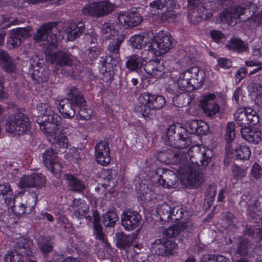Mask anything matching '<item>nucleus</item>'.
<instances>
[{
  "mask_svg": "<svg viewBox=\"0 0 262 262\" xmlns=\"http://www.w3.org/2000/svg\"><path fill=\"white\" fill-rule=\"evenodd\" d=\"M119 218L116 213L108 211L102 215V223L106 227H114Z\"/></svg>",
  "mask_w": 262,
  "mask_h": 262,
  "instance_id": "42",
  "label": "nucleus"
},
{
  "mask_svg": "<svg viewBox=\"0 0 262 262\" xmlns=\"http://www.w3.org/2000/svg\"><path fill=\"white\" fill-rule=\"evenodd\" d=\"M84 217L89 222H92V219H93L94 234L95 235L96 238L103 243L105 247H109L110 244L105 238L103 232V228L100 223V219L98 211L97 210L94 211L92 216L86 215Z\"/></svg>",
  "mask_w": 262,
  "mask_h": 262,
  "instance_id": "18",
  "label": "nucleus"
},
{
  "mask_svg": "<svg viewBox=\"0 0 262 262\" xmlns=\"http://www.w3.org/2000/svg\"><path fill=\"white\" fill-rule=\"evenodd\" d=\"M152 14L157 15L162 21L173 22L180 17V14L173 10L175 7L174 0H157L150 4Z\"/></svg>",
  "mask_w": 262,
  "mask_h": 262,
  "instance_id": "8",
  "label": "nucleus"
},
{
  "mask_svg": "<svg viewBox=\"0 0 262 262\" xmlns=\"http://www.w3.org/2000/svg\"><path fill=\"white\" fill-rule=\"evenodd\" d=\"M158 181L163 187L169 188L176 184L178 181V177L171 170H162V175L159 176Z\"/></svg>",
  "mask_w": 262,
  "mask_h": 262,
  "instance_id": "25",
  "label": "nucleus"
},
{
  "mask_svg": "<svg viewBox=\"0 0 262 262\" xmlns=\"http://www.w3.org/2000/svg\"><path fill=\"white\" fill-rule=\"evenodd\" d=\"M225 222L227 223V228H232L235 227L237 220L232 213H228L225 219Z\"/></svg>",
  "mask_w": 262,
  "mask_h": 262,
  "instance_id": "62",
  "label": "nucleus"
},
{
  "mask_svg": "<svg viewBox=\"0 0 262 262\" xmlns=\"http://www.w3.org/2000/svg\"><path fill=\"white\" fill-rule=\"evenodd\" d=\"M125 35L124 34H121L117 37H114L110 41L107 46V50L112 54V56H115V61H117L119 58V50L121 44L124 41Z\"/></svg>",
  "mask_w": 262,
  "mask_h": 262,
  "instance_id": "30",
  "label": "nucleus"
},
{
  "mask_svg": "<svg viewBox=\"0 0 262 262\" xmlns=\"http://www.w3.org/2000/svg\"><path fill=\"white\" fill-rule=\"evenodd\" d=\"M216 187L215 185H210L208 187L205 194V203L210 207L213 204L216 194Z\"/></svg>",
  "mask_w": 262,
  "mask_h": 262,
  "instance_id": "48",
  "label": "nucleus"
},
{
  "mask_svg": "<svg viewBox=\"0 0 262 262\" xmlns=\"http://www.w3.org/2000/svg\"><path fill=\"white\" fill-rule=\"evenodd\" d=\"M33 76L36 80L41 82L47 80L49 73L48 70H45L39 66H36L33 67Z\"/></svg>",
  "mask_w": 262,
  "mask_h": 262,
  "instance_id": "41",
  "label": "nucleus"
},
{
  "mask_svg": "<svg viewBox=\"0 0 262 262\" xmlns=\"http://www.w3.org/2000/svg\"><path fill=\"white\" fill-rule=\"evenodd\" d=\"M57 22H50L42 25L37 30L34 35V39L38 41H45L44 51L46 57L53 54L52 51L58 47L57 36L55 32L57 31Z\"/></svg>",
  "mask_w": 262,
  "mask_h": 262,
  "instance_id": "5",
  "label": "nucleus"
},
{
  "mask_svg": "<svg viewBox=\"0 0 262 262\" xmlns=\"http://www.w3.org/2000/svg\"><path fill=\"white\" fill-rule=\"evenodd\" d=\"M47 60L58 66L71 68L73 66V56L69 52L59 51L48 55Z\"/></svg>",
  "mask_w": 262,
  "mask_h": 262,
  "instance_id": "16",
  "label": "nucleus"
},
{
  "mask_svg": "<svg viewBox=\"0 0 262 262\" xmlns=\"http://www.w3.org/2000/svg\"><path fill=\"white\" fill-rule=\"evenodd\" d=\"M4 260L5 262H24V255L17 251L12 250L6 254Z\"/></svg>",
  "mask_w": 262,
  "mask_h": 262,
  "instance_id": "49",
  "label": "nucleus"
},
{
  "mask_svg": "<svg viewBox=\"0 0 262 262\" xmlns=\"http://www.w3.org/2000/svg\"><path fill=\"white\" fill-rule=\"evenodd\" d=\"M187 226V223H179L164 230L163 232V234L168 237H174L178 236L180 233L185 230Z\"/></svg>",
  "mask_w": 262,
  "mask_h": 262,
  "instance_id": "33",
  "label": "nucleus"
},
{
  "mask_svg": "<svg viewBox=\"0 0 262 262\" xmlns=\"http://www.w3.org/2000/svg\"><path fill=\"white\" fill-rule=\"evenodd\" d=\"M247 125H254L259 122V116L256 112L250 107L247 108Z\"/></svg>",
  "mask_w": 262,
  "mask_h": 262,
  "instance_id": "54",
  "label": "nucleus"
},
{
  "mask_svg": "<svg viewBox=\"0 0 262 262\" xmlns=\"http://www.w3.org/2000/svg\"><path fill=\"white\" fill-rule=\"evenodd\" d=\"M171 207L167 204H164L161 205L158 212L162 221L166 222L170 221L171 220Z\"/></svg>",
  "mask_w": 262,
  "mask_h": 262,
  "instance_id": "50",
  "label": "nucleus"
},
{
  "mask_svg": "<svg viewBox=\"0 0 262 262\" xmlns=\"http://www.w3.org/2000/svg\"><path fill=\"white\" fill-rule=\"evenodd\" d=\"M241 134L245 140L254 144H257L261 140V133L259 130H254L245 127L242 128Z\"/></svg>",
  "mask_w": 262,
  "mask_h": 262,
  "instance_id": "32",
  "label": "nucleus"
},
{
  "mask_svg": "<svg viewBox=\"0 0 262 262\" xmlns=\"http://www.w3.org/2000/svg\"><path fill=\"white\" fill-rule=\"evenodd\" d=\"M165 104V100L163 97L143 93L138 98L135 111L139 116L149 117L154 111L162 108Z\"/></svg>",
  "mask_w": 262,
  "mask_h": 262,
  "instance_id": "3",
  "label": "nucleus"
},
{
  "mask_svg": "<svg viewBox=\"0 0 262 262\" xmlns=\"http://www.w3.org/2000/svg\"><path fill=\"white\" fill-rule=\"evenodd\" d=\"M189 96L186 93H180L173 98V103L178 107H182L189 104Z\"/></svg>",
  "mask_w": 262,
  "mask_h": 262,
  "instance_id": "47",
  "label": "nucleus"
},
{
  "mask_svg": "<svg viewBox=\"0 0 262 262\" xmlns=\"http://www.w3.org/2000/svg\"><path fill=\"white\" fill-rule=\"evenodd\" d=\"M64 179L67 182V187L69 190L75 192H81L85 189L83 181L72 174H64Z\"/></svg>",
  "mask_w": 262,
  "mask_h": 262,
  "instance_id": "26",
  "label": "nucleus"
},
{
  "mask_svg": "<svg viewBox=\"0 0 262 262\" xmlns=\"http://www.w3.org/2000/svg\"><path fill=\"white\" fill-rule=\"evenodd\" d=\"M233 152H227L226 154H234L237 159L241 160H248L251 156V150L249 147L246 145H241L240 146L234 148L231 147V150Z\"/></svg>",
  "mask_w": 262,
  "mask_h": 262,
  "instance_id": "36",
  "label": "nucleus"
},
{
  "mask_svg": "<svg viewBox=\"0 0 262 262\" xmlns=\"http://www.w3.org/2000/svg\"><path fill=\"white\" fill-rule=\"evenodd\" d=\"M148 255L145 249H143L142 251H136V254L133 256V260L134 262H148Z\"/></svg>",
  "mask_w": 262,
  "mask_h": 262,
  "instance_id": "58",
  "label": "nucleus"
},
{
  "mask_svg": "<svg viewBox=\"0 0 262 262\" xmlns=\"http://www.w3.org/2000/svg\"><path fill=\"white\" fill-rule=\"evenodd\" d=\"M84 31V25L80 21L78 24H72L65 30L67 39L69 41H74L78 38Z\"/></svg>",
  "mask_w": 262,
  "mask_h": 262,
  "instance_id": "28",
  "label": "nucleus"
},
{
  "mask_svg": "<svg viewBox=\"0 0 262 262\" xmlns=\"http://www.w3.org/2000/svg\"><path fill=\"white\" fill-rule=\"evenodd\" d=\"M144 70L147 74L156 78L163 74V67L158 60L148 62L144 66Z\"/></svg>",
  "mask_w": 262,
  "mask_h": 262,
  "instance_id": "29",
  "label": "nucleus"
},
{
  "mask_svg": "<svg viewBox=\"0 0 262 262\" xmlns=\"http://www.w3.org/2000/svg\"><path fill=\"white\" fill-rule=\"evenodd\" d=\"M38 245L40 250L45 253L51 252L53 248L52 242L44 237H39Z\"/></svg>",
  "mask_w": 262,
  "mask_h": 262,
  "instance_id": "52",
  "label": "nucleus"
},
{
  "mask_svg": "<svg viewBox=\"0 0 262 262\" xmlns=\"http://www.w3.org/2000/svg\"><path fill=\"white\" fill-rule=\"evenodd\" d=\"M43 162L46 166H50L52 163L57 162V152L52 148H49L42 155Z\"/></svg>",
  "mask_w": 262,
  "mask_h": 262,
  "instance_id": "43",
  "label": "nucleus"
},
{
  "mask_svg": "<svg viewBox=\"0 0 262 262\" xmlns=\"http://www.w3.org/2000/svg\"><path fill=\"white\" fill-rule=\"evenodd\" d=\"M190 163L181 168L182 173L185 174L190 186L197 188L204 181V175L200 171L199 166H206L211 161L213 154L211 149L205 146H193L188 153Z\"/></svg>",
  "mask_w": 262,
  "mask_h": 262,
  "instance_id": "1",
  "label": "nucleus"
},
{
  "mask_svg": "<svg viewBox=\"0 0 262 262\" xmlns=\"http://www.w3.org/2000/svg\"><path fill=\"white\" fill-rule=\"evenodd\" d=\"M215 97L214 94H209L204 97L202 103L204 114L209 118H212L220 112L219 105L214 101Z\"/></svg>",
  "mask_w": 262,
  "mask_h": 262,
  "instance_id": "20",
  "label": "nucleus"
},
{
  "mask_svg": "<svg viewBox=\"0 0 262 262\" xmlns=\"http://www.w3.org/2000/svg\"><path fill=\"white\" fill-rule=\"evenodd\" d=\"M247 108L243 109H238L236 113L235 117L237 123L241 126L247 125Z\"/></svg>",
  "mask_w": 262,
  "mask_h": 262,
  "instance_id": "53",
  "label": "nucleus"
},
{
  "mask_svg": "<svg viewBox=\"0 0 262 262\" xmlns=\"http://www.w3.org/2000/svg\"><path fill=\"white\" fill-rule=\"evenodd\" d=\"M46 177L41 173H32L30 176H25L21 178L20 186L24 187L41 188L46 184Z\"/></svg>",
  "mask_w": 262,
  "mask_h": 262,
  "instance_id": "19",
  "label": "nucleus"
},
{
  "mask_svg": "<svg viewBox=\"0 0 262 262\" xmlns=\"http://www.w3.org/2000/svg\"><path fill=\"white\" fill-rule=\"evenodd\" d=\"M114 4L107 1L92 3L85 6L82 9V13L94 17H103L108 15L115 10Z\"/></svg>",
  "mask_w": 262,
  "mask_h": 262,
  "instance_id": "11",
  "label": "nucleus"
},
{
  "mask_svg": "<svg viewBox=\"0 0 262 262\" xmlns=\"http://www.w3.org/2000/svg\"><path fill=\"white\" fill-rule=\"evenodd\" d=\"M144 60L138 55H133L126 58V67L130 71H135L141 68Z\"/></svg>",
  "mask_w": 262,
  "mask_h": 262,
  "instance_id": "34",
  "label": "nucleus"
},
{
  "mask_svg": "<svg viewBox=\"0 0 262 262\" xmlns=\"http://www.w3.org/2000/svg\"><path fill=\"white\" fill-rule=\"evenodd\" d=\"M236 136L235 133V124L234 122H229L226 127V133L225 135L226 139L227 140V146L226 148V152H231V147L230 143L232 142Z\"/></svg>",
  "mask_w": 262,
  "mask_h": 262,
  "instance_id": "39",
  "label": "nucleus"
},
{
  "mask_svg": "<svg viewBox=\"0 0 262 262\" xmlns=\"http://www.w3.org/2000/svg\"><path fill=\"white\" fill-rule=\"evenodd\" d=\"M173 40L171 35L163 31L157 33L148 46V51L156 57L167 53L173 47Z\"/></svg>",
  "mask_w": 262,
  "mask_h": 262,
  "instance_id": "9",
  "label": "nucleus"
},
{
  "mask_svg": "<svg viewBox=\"0 0 262 262\" xmlns=\"http://www.w3.org/2000/svg\"><path fill=\"white\" fill-rule=\"evenodd\" d=\"M33 243L31 241L20 237L17 239L15 243V250L27 257L31 256L33 254Z\"/></svg>",
  "mask_w": 262,
  "mask_h": 262,
  "instance_id": "24",
  "label": "nucleus"
},
{
  "mask_svg": "<svg viewBox=\"0 0 262 262\" xmlns=\"http://www.w3.org/2000/svg\"><path fill=\"white\" fill-rule=\"evenodd\" d=\"M226 46L233 51L239 53L246 51L248 49L247 45L240 39L232 38L227 43Z\"/></svg>",
  "mask_w": 262,
  "mask_h": 262,
  "instance_id": "40",
  "label": "nucleus"
},
{
  "mask_svg": "<svg viewBox=\"0 0 262 262\" xmlns=\"http://www.w3.org/2000/svg\"><path fill=\"white\" fill-rule=\"evenodd\" d=\"M102 32L104 34L110 33V35L112 37L117 35V32L114 29V25L110 23H105L102 26Z\"/></svg>",
  "mask_w": 262,
  "mask_h": 262,
  "instance_id": "61",
  "label": "nucleus"
},
{
  "mask_svg": "<svg viewBox=\"0 0 262 262\" xmlns=\"http://www.w3.org/2000/svg\"><path fill=\"white\" fill-rule=\"evenodd\" d=\"M95 149L97 162L102 166H107L111 161L108 141H100L96 145Z\"/></svg>",
  "mask_w": 262,
  "mask_h": 262,
  "instance_id": "14",
  "label": "nucleus"
},
{
  "mask_svg": "<svg viewBox=\"0 0 262 262\" xmlns=\"http://www.w3.org/2000/svg\"><path fill=\"white\" fill-rule=\"evenodd\" d=\"M1 66L4 70L9 73L14 72L16 70V65L10 56Z\"/></svg>",
  "mask_w": 262,
  "mask_h": 262,
  "instance_id": "57",
  "label": "nucleus"
},
{
  "mask_svg": "<svg viewBox=\"0 0 262 262\" xmlns=\"http://www.w3.org/2000/svg\"><path fill=\"white\" fill-rule=\"evenodd\" d=\"M166 138V144L174 148L183 149L191 144V140L186 130L179 124H172L167 128Z\"/></svg>",
  "mask_w": 262,
  "mask_h": 262,
  "instance_id": "7",
  "label": "nucleus"
},
{
  "mask_svg": "<svg viewBox=\"0 0 262 262\" xmlns=\"http://www.w3.org/2000/svg\"><path fill=\"white\" fill-rule=\"evenodd\" d=\"M11 210V212L16 216H19L25 214H29L32 210V207L28 206L27 202L19 203L16 205L15 204V197L14 196V206L12 207H8Z\"/></svg>",
  "mask_w": 262,
  "mask_h": 262,
  "instance_id": "38",
  "label": "nucleus"
},
{
  "mask_svg": "<svg viewBox=\"0 0 262 262\" xmlns=\"http://www.w3.org/2000/svg\"><path fill=\"white\" fill-rule=\"evenodd\" d=\"M129 42L132 47L141 49L146 45L147 39L143 35H136L130 37Z\"/></svg>",
  "mask_w": 262,
  "mask_h": 262,
  "instance_id": "45",
  "label": "nucleus"
},
{
  "mask_svg": "<svg viewBox=\"0 0 262 262\" xmlns=\"http://www.w3.org/2000/svg\"><path fill=\"white\" fill-rule=\"evenodd\" d=\"M238 12L236 6L232 8L224 11L221 14V19L222 22L226 23L230 25H234L238 18H239V14Z\"/></svg>",
  "mask_w": 262,
  "mask_h": 262,
  "instance_id": "31",
  "label": "nucleus"
},
{
  "mask_svg": "<svg viewBox=\"0 0 262 262\" xmlns=\"http://www.w3.org/2000/svg\"><path fill=\"white\" fill-rule=\"evenodd\" d=\"M237 251V252L243 255L248 253V249L250 247V243L248 239L239 236L236 238Z\"/></svg>",
  "mask_w": 262,
  "mask_h": 262,
  "instance_id": "44",
  "label": "nucleus"
},
{
  "mask_svg": "<svg viewBox=\"0 0 262 262\" xmlns=\"http://www.w3.org/2000/svg\"><path fill=\"white\" fill-rule=\"evenodd\" d=\"M46 167L55 176L56 178L60 177L62 171V166L61 163L59 161L58 159L57 162H53L50 166Z\"/></svg>",
  "mask_w": 262,
  "mask_h": 262,
  "instance_id": "56",
  "label": "nucleus"
},
{
  "mask_svg": "<svg viewBox=\"0 0 262 262\" xmlns=\"http://www.w3.org/2000/svg\"><path fill=\"white\" fill-rule=\"evenodd\" d=\"M171 221H177L181 219L183 215V210L179 206H173L171 207Z\"/></svg>",
  "mask_w": 262,
  "mask_h": 262,
  "instance_id": "60",
  "label": "nucleus"
},
{
  "mask_svg": "<svg viewBox=\"0 0 262 262\" xmlns=\"http://www.w3.org/2000/svg\"><path fill=\"white\" fill-rule=\"evenodd\" d=\"M203 80V72L198 67H192L180 75L177 84L182 91L192 92L201 86Z\"/></svg>",
  "mask_w": 262,
  "mask_h": 262,
  "instance_id": "6",
  "label": "nucleus"
},
{
  "mask_svg": "<svg viewBox=\"0 0 262 262\" xmlns=\"http://www.w3.org/2000/svg\"><path fill=\"white\" fill-rule=\"evenodd\" d=\"M206 0H187V9L188 10V19L193 25H197L202 21L203 17L198 12V8L203 7Z\"/></svg>",
  "mask_w": 262,
  "mask_h": 262,
  "instance_id": "17",
  "label": "nucleus"
},
{
  "mask_svg": "<svg viewBox=\"0 0 262 262\" xmlns=\"http://www.w3.org/2000/svg\"><path fill=\"white\" fill-rule=\"evenodd\" d=\"M84 103L80 106H78L79 107L77 117L80 120H89L92 115V110L88 106H85Z\"/></svg>",
  "mask_w": 262,
  "mask_h": 262,
  "instance_id": "51",
  "label": "nucleus"
},
{
  "mask_svg": "<svg viewBox=\"0 0 262 262\" xmlns=\"http://www.w3.org/2000/svg\"><path fill=\"white\" fill-rule=\"evenodd\" d=\"M185 154L181 150L173 151L171 149L165 151H161L158 153V158L162 162H167V159L169 162H172L176 164L179 163L185 157Z\"/></svg>",
  "mask_w": 262,
  "mask_h": 262,
  "instance_id": "21",
  "label": "nucleus"
},
{
  "mask_svg": "<svg viewBox=\"0 0 262 262\" xmlns=\"http://www.w3.org/2000/svg\"><path fill=\"white\" fill-rule=\"evenodd\" d=\"M29 119L21 113H16L10 115L5 125L6 130L10 134L21 135L27 134L30 129Z\"/></svg>",
  "mask_w": 262,
  "mask_h": 262,
  "instance_id": "10",
  "label": "nucleus"
},
{
  "mask_svg": "<svg viewBox=\"0 0 262 262\" xmlns=\"http://www.w3.org/2000/svg\"><path fill=\"white\" fill-rule=\"evenodd\" d=\"M237 10L239 14V19L246 21L251 18L256 12V7L251 2H247L242 6H237Z\"/></svg>",
  "mask_w": 262,
  "mask_h": 262,
  "instance_id": "27",
  "label": "nucleus"
},
{
  "mask_svg": "<svg viewBox=\"0 0 262 262\" xmlns=\"http://www.w3.org/2000/svg\"><path fill=\"white\" fill-rule=\"evenodd\" d=\"M116 246L120 249H125L132 245L133 238L132 236L127 235L122 232H118L116 234Z\"/></svg>",
  "mask_w": 262,
  "mask_h": 262,
  "instance_id": "37",
  "label": "nucleus"
},
{
  "mask_svg": "<svg viewBox=\"0 0 262 262\" xmlns=\"http://www.w3.org/2000/svg\"><path fill=\"white\" fill-rule=\"evenodd\" d=\"M60 120H47L38 118L37 122L39 125L40 129L48 138L51 144L64 148L68 147V140L59 129V123Z\"/></svg>",
  "mask_w": 262,
  "mask_h": 262,
  "instance_id": "2",
  "label": "nucleus"
},
{
  "mask_svg": "<svg viewBox=\"0 0 262 262\" xmlns=\"http://www.w3.org/2000/svg\"><path fill=\"white\" fill-rule=\"evenodd\" d=\"M118 21L123 26L135 27L138 25L142 21V18L138 13H121L118 16Z\"/></svg>",
  "mask_w": 262,
  "mask_h": 262,
  "instance_id": "22",
  "label": "nucleus"
},
{
  "mask_svg": "<svg viewBox=\"0 0 262 262\" xmlns=\"http://www.w3.org/2000/svg\"><path fill=\"white\" fill-rule=\"evenodd\" d=\"M177 244L171 239H156L151 245L152 253L160 256H169L173 254Z\"/></svg>",
  "mask_w": 262,
  "mask_h": 262,
  "instance_id": "13",
  "label": "nucleus"
},
{
  "mask_svg": "<svg viewBox=\"0 0 262 262\" xmlns=\"http://www.w3.org/2000/svg\"><path fill=\"white\" fill-rule=\"evenodd\" d=\"M240 205L247 207V213L251 219H257L261 215L262 201L251 194L243 195Z\"/></svg>",
  "mask_w": 262,
  "mask_h": 262,
  "instance_id": "12",
  "label": "nucleus"
},
{
  "mask_svg": "<svg viewBox=\"0 0 262 262\" xmlns=\"http://www.w3.org/2000/svg\"><path fill=\"white\" fill-rule=\"evenodd\" d=\"M43 116L39 118L41 119H47V120H56V119H61V117L57 114L55 113L53 110V107L50 105L46 109L42 114Z\"/></svg>",
  "mask_w": 262,
  "mask_h": 262,
  "instance_id": "55",
  "label": "nucleus"
},
{
  "mask_svg": "<svg viewBox=\"0 0 262 262\" xmlns=\"http://www.w3.org/2000/svg\"><path fill=\"white\" fill-rule=\"evenodd\" d=\"M14 195L9 183L0 185V205L6 204L7 207L14 206Z\"/></svg>",
  "mask_w": 262,
  "mask_h": 262,
  "instance_id": "23",
  "label": "nucleus"
},
{
  "mask_svg": "<svg viewBox=\"0 0 262 262\" xmlns=\"http://www.w3.org/2000/svg\"><path fill=\"white\" fill-rule=\"evenodd\" d=\"M251 173L254 178H259L262 174L261 166L257 163H255L252 166Z\"/></svg>",
  "mask_w": 262,
  "mask_h": 262,
  "instance_id": "64",
  "label": "nucleus"
},
{
  "mask_svg": "<svg viewBox=\"0 0 262 262\" xmlns=\"http://www.w3.org/2000/svg\"><path fill=\"white\" fill-rule=\"evenodd\" d=\"M206 126L204 121L192 120L188 122L187 128L189 132L192 134L202 135L205 133L206 130L204 128Z\"/></svg>",
  "mask_w": 262,
  "mask_h": 262,
  "instance_id": "35",
  "label": "nucleus"
},
{
  "mask_svg": "<svg viewBox=\"0 0 262 262\" xmlns=\"http://www.w3.org/2000/svg\"><path fill=\"white\" fill-rule=\"evenodd\" d=\"M200 262H230V260L222 255L207 254L203 255Z\"/></svg>",
  "mask_w": 262,
  "mask_h": 262,
  "instance_id": "46",
  "label": "nucleus"
},
{
  "mask_svg": "<svg viewBox=\"0 0 262 262\" xmlns=\"http://www.w3.org/2000/svg\"><path fill=\"white\" fill-rule=\"evenodd\" d=\"M141 220V215L135 211L126 210L121 216L122 225L128 231L136 229L139 226Z\"/></svg>",
  "mask_w": 262,
  "mask_h": 262,
  "instance_id": "15",
  "label": "nucleus"
},
{
  "mask_svg": "<svg viewBox=\"0 0 262 262\" xmlns=\"http://www.w3.org/2000/svg\"><path fill=\"white\" fill-rule=\"evenodd\" d=\"M251 89V95H254L255 97L262 95V84L261 83L253 82Z\"/></svg>",
  "mask_w": 262,
  "mask_h": 262,
  "instance_id": "63",
  "label": "nucleus"
},
{
  "mask_svg": "<svg viewBox=\"0 0 262 262\" xmlns=\"http://www.w3.org/2000/svg\"><path fill=\"white\" fill-rule=\"evenodd\" d=\"M85 103L83 96L77 89L72 87L67 93V98L57 100L56 104L59 112L65 118H73L76 114L75 106Z\"/></svg>",
  "mask_w": 262,
  "mask_h": 262,
  "instance_id": "4",
  "label": "nucleus"
},
{
  "mask_svg": "<svg viewBox=\"0 0 262 262\" xmlns=\"http://www.w3.org/2000/svg\"><path fill=\"white\" fill-rule=\"evenodd\" d=\"M21 41L22 38L17 34V32H15V29H13L12 31L10 38L8 40L9 42H10L13 47L15 48L20 45Z\"/></svg>",
  "mask_w": 262,
  "mask_h": 262,
  "instance_id": "59",
  "label": "nucleus"
}]
</instances>
